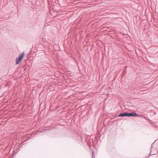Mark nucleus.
<instances>
[{
	"instance_id": "f257e3e1",
	"label": "nucleus",
	"mask_w": 158,
	"mask_h": 158,
	"mask_svg": "<svg viewBox=\"0 0 158 158\" xmlns=\"http://www.w3.org/2000/svg\"><path fill=\"white\" fill-rule=\"evenodd\" d=\"M24 52H23L21 54L19 55V56L17 57L16 59V64H19L23 60L24 55Z\"/></svg>"
},
{
	"instance_id": "f03ea898",
	"label": "nucleus",
	"mask_w": 158,
	"mask_h": 158,
	"mask_svg": "<svg viewBox=\"0 0 158 158\" xmlns=\"http://www.w3.org/2000/svg\"><path fill=\"white\" fill-rule=\"evenodd\" d=\"M128 117H135L139 115V114L135 112L128 113Z\"/></svg>"
},
{
	"instance_id": "7ed1b4c3",
	"label": "nucleus",
	"mask_w": 158,
	"mask_h": 158,
	"mask_svg": "<svg viewBox=\"0 0 158 158\" xmlns=\"http://www.w3.org/2000/svg\"><path fill=\"white\" fill-rule=\"evenodd\" d=\"M128 113H122L120 114L119 115H118V116L119 117H125L127 116L128 117Z\"/></svg>"
},
{
	"instance_id": "20e7f679",
	"label": "nucleus",
	"mask_w": 158,
	"mask_h": 158,
	"mask_svg": "<svg viewBox=\"0 0 158 158\" xmlns=\"http://www.w3.org/2000/svg\"><path fill=\"white\" fill-rule=\"evenodd\" d=\"M150 123H152L151 121H150Z\"/></svg>"
},
{
	"instance_id": "39448f33",
	"label": "nucleus",
	"mask_w": 158,
	"mask_h": 158,
	"mask_svg": "<svg viewBox=\"0 0 158 158\" xmlns=\"http://www.w3.org/2000/svg\"><path fill=\"white\" fill-rule=\"evenodd\" d=\"M98 132H99V131H98Z\"/></svg>"
}]
</instances>
